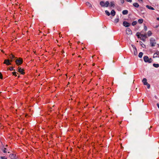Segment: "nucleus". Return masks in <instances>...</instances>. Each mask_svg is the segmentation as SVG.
I'll list each match as a JSON object with an SVG mask.
<instances>
[{
  "instance_id": "obj_16",
  "label": "nucleus",
  "mask_w": 159,
  "mask_h": 159,
  "mask_svg": "<svg viewBox=\"0 0 159 159\" xmlns=\"http://www.w3.org/2000/svg\"><path fill=\"white\" fill-rule=\"evenodd\" d=\"M100 4L102 7H104L105 3L104 2L102 1L100 2Z\"/></svg>"
},
{
  "instance_id": "obj_41",
  "label": "nucleus",
  "mask_w": 159,
  "mask_h": 159,
  "mask_svg": "<svg viewBox=\"0 0 159 159\" xmlns=\"http://www.w3.org/2000/svg\"><path fill=\"white\" fill-rule=\"evenodd\" d=\"M143 41H145V39L143 38H140Z\"/></svg>"
},
{
  "instance_id": "obj_15",
  "label": "nucleus",
  "mask_w": 159,
  "mask_h": 159,
  "mask_svg": "<svg viewBox=\"0 0 159 159\" xmlns=\"http://www.w3.org/2000/svg\"><path fill=\"white\" fill-rule=\"evenodd\" d=\"M122 13L123 15H126L128 13V11L127 10H123Z\"/></svg>"
},
{
  "instance_id": "obj_37",
  "label": "nucleus",
  "mask_w": 159,
  "mask_h": 159,
  "mask_svg": "<svg viewBox=\"0 0 159 159\" xmlns=\"http://www.w3.org/2000/svg\"><path fill=\"white\" fill-rule=\"evenodd\" d=\"M131 46L133 47V48H134V49H135V48H136V47H135V46L133 44L131 45Z\"/></svg>"
},
{
  "instance_id": "obj_43",
  "label": "nucleus",
  "mask_w": 159,
  "mask_h": 159,
  "mask_svg": "<svg viewBox=\"0 0 159 159\" xmlns=\"http://www.w3.org/2000/svg\"><path fill=\"white\" fill-rule=\"evenodd\" d=\"M158 26H159V25H156V26L155 27V28H157Z\"/></svg>"
},
{
  "instance_id": "obj_48",
  "label": "nucleus",
  "mask_w": 159,
  "mask_h": 159,
  "mask_svg": "<svg viewBox=\"0 0 159 159\" xmlns=\"http://www.w3.org/2000/svg\"><path fill=\"white\" fill-rule=\"evenodd\" d=\"M94 65H95L94 64H93V66H94Z\"/></svg>"
},
{
  "instance_id": "obj_1",
  "label": "nucleus",
  "mask_w": 159,
  "mask_h": 159,
  "mask_svg": "<svg viewBox=\"0 0 159 159\" xmlns=\"http://www.w3.org/2000/svg\"><path fill=\"white\" fill-rule=\"evenodd\" d=\"M143 60L144 61L146 62H148L150 63L152 62L153 60L151 58H149L148 56H145L143 57Z\"/></svg>"
},
{
  "instance_id": "obj_21",
  "label": "nucleus",
  "mask_w": 159,
  "mask_h": 159,
  "mask_svg": "<svg viewBox=\"0 0 159 159\" xmlns=\"http://www.w3.org/2000/svg\"><path fill=\"white\" fill-rule=\"evenodd\" d=\"M143 22V19H139L138 20V22L139 24L142 23Z\"/></svg>"
},
{
  "instance_id": "obj_49",
  "label": "nucleus",
  "mask_w": 159,
  "mask_h": 159,
  "mask_svg": "<svg viewBox=\"0 0 159 159\" xmlns=\"http://www.w3.org/2000/svg\"><path fill=\"white\" fill-rule=\"evenodd\" d=\"M136 90H138V89H137V88L136 89Z\"/></svg>"
},
{
  "instance_id": "obj_45",
  "label": "nucleus",
  "mask_w": 159,
  "mask_h": 159,
  "mask_svg": "<svg viewBox=\"0 0 159 159\" xmlns=\"http://www.w3.org/2000/svg\"><path fill=\"white\" fill-rule=\"evenodd\" d=\"M138 1L140 2H142L143 1V0H138Z\"/></svg>"
},
{
  "instance_id": "obj_3",
  "label": "nucleus",
  "mask_w": 159,
  "mask_h": 159,
  "mask_svg": "<svg viewBox=\"0 0 159 159\" xmlns=\"http://www.w3.org/2000/svg\"><path fill=\"white\" fill-rule=\"evenodd\" d=\"M142 82L144 85L147 86V87L148 89L150 88V85L148 84V82H147V80L146 78H143L142 80Z\"/></svg>"
},
{
  "instance_id": "obj_24",
  "label": "nucleus",
  "mask_w": 159,
  "mask_h": 159,
  "mask_svg": "<svg viewBox=\"0 0 159 159\" xmlns=\"http://www.w3.org/2000/svg\"><path fill=\"white\" fill-rule=\"evenodd\" d=\"M105 13L108 16H109L110 15V13L107 10H106L105 11Z\"/></svg>"
},
{
  "instance_id": "obj_10",
  "label": "nucleus",
  "mask_w": 159,
  "mask_h": 159,
  "mask_svg": "<svg viewBox=\"0 0 159 159\" xmlns=\"http://www.w3.org/2000/svg\"><path fill=\"white\" fill-rule=\"evenodd\" d=\"M123 25L124 26L127 27L129 26L130 24L127 22L124 21L123 22Z\"/></svg>"
},
{
  "instance_id": "obj_23",
  "label": "nucleus",
  "mask_w": 159,
  "mask_h": 159,
  "mask_svg": "<svg viewBox=\"0 0 159 159\" xmlns=\"http://www.w3.org/2000/svg\"><path fill=\"white\" fill-rule=\"evenodd\" d=\"M143 53L142 52H140L139 53V57L141 58L142 57Z\"/></svg>"
},
{
  "instance_id": "obj_4",
  "label": "nucleus",
  "mask_w": 159,
  "mask_h": 159,
  "mask_svg": "<svg viewBox=\"0 0 159 159\" xmlns=\"http://www.w3.org/2000/svg\"><path fill=\"white\" fill-rule=\"evenodd\" d=\"M136 35L139 38H142L144 37V38H146L147 37V34H141L139 33H136Z\"/></svg>"
},
{
  "instance_id": "obj_42",
  "label": "nucleus",
  "mask_w": 159,
  "mask_h": 159,
  "mask_svg": "<svg viewBox=\"0 0 159 159\" xmlns=\"http://www.w3.org/2000/svg\"><path fill=\"white\" fill-rule=\"evenodd\" d=\"M157 106L158 107V108H159V104L157 103Z\"/></svg>"
},
{
  "instance_id": "obj_50",
  "label": "nucleus",
  "mask_w": 159,
  "mask_h": 159,
  "mask_svg": "<svg viewBox=\"0 0 159 159\" xmlns=\"http://www.w3.org/2000/svg\"><path fill=\"white\" fill-rule=\"evenodd\" d=\"M136 90H138V89H137V88L136 89Z\"/></svg>"
},
{
  "instance_id": "obj_26",
  "label": "nucleus",
  "mask_w": 159,
  "mask_h": 159,
  "mask_svg": "<svg viewBox=\"0 0 159 159\" xmlns=\"http://www.w3.org/2000/svg\"><path fill=\"white\" fill-rule=\"evenodd\" d=\"M148 36H150L152 34V33L151 31H148Z\"/></svg>"
},
{
  "instance_id": "obj_2",
  "label": "nucleus",
  "mask_w": 159,
  "mask_h": 159,
  "mask_svg": "<svg viewBox=\"0 0 159 159\" xmlns=\"http://www.w3.org/2000/svg\"><path fill=\"white\" fill-rule=\"evenodd\" d=\"M150 43L152 47L155 46L156 42L155 39L153 38H151L150 39Z\"/></svg>"
},
{
  "instance_id": "obj_36",
  "label": "nucleus",
  "mask_w": 159,
  "mask_h": 159,
  "mask_svg": "<svg viewBox=\"0 0 159 159\" xmlns=\"http://www.w3.org/2000/svg\"><path fill=\"white\" fill-rule=\"evenodd\" d=\"M120 1L121 3L122 4H123L124 2V0H120Z\"/></svg>"
},
{
  "instance_id": "obj_30",
  "label": "nucleus",
  "mask_w": 159,
  "mask_h": 159,
  "mask_svg": "<svg viewBox=\"0 0 159 159\" xmlns=\"http://www.w3.org/2000/svg\"><path fill=\"white\" fill-rule=\"evenodd\" d=\"M13 68H14V67H10V68H9V69L10 71H12L13 70H15L13 69Z\"/></svg>"
},
{
  "instance_id": "obj_18",
  "label": "nucleus",
  "mask_w": 159,
  "mask_h": 159,
  "mask_svg": "<svg viewBox=\"0 0 159 159\" xmlns=\"http://www.w3.org/2000/svg\"><path fill=\"white\" fill-rule=\"evenodd\" d=\"M133 5L134 7H139V4L136 2L133 3Z\"/></svg>"
},
{
  "instance_id": "obj_31",
  "label": "nucleus",
  "mask_w": 159,
  "mask_h": 159,
  "mask_svg": "<svg viewBox=\"0 0 159 159\" xmlns=\"http://www.w3.org/2000/svg\"><path fill=\"white\" fill-rule=\"evenodd\" d=\"M12 73L13 74V75H14L15 76H17L16 72H15V71L14 72H12Z\"/></svg>"
},
{
  "instance_id": "obj_7",
  "label": "nucleus",
  "mask_w": 159,
  "mask_h": 159,
  "mask_svg": "<svg viewBox=\"0 0 159 159\" xmlns=\"http://www.w3.org/2000/svg\"><path fill=\"white\" fill-rule=\"evenodd\" d=\"M10 62V60L9 59H6L4 60L3 63L8 66L11 64Z\"/></svg>"
},
{
  "instance_id": "obj_47",
  "label": "nucleus",
  "mask_w": 159,
  "mask_h": 159,
  "mask_svg": "<svg viewBox=\"0 0 159 159\" xmlns=\"http://www.w3.org/2000/svg\"><path fill=\"white\" fill-rule=\"evenodd\" d=\"M84 48H82V49L83 50H84Z\"/></svg>"
},
{
  "instance_id": "obj_22",
  "label": "nucleus",
  "mask_w": 159,
  "mask_h": 159,
  "mask_svg": "<svg viewBox=\"0 0 159 159\" xmlns=\"http://www.w3.org/2000/svg\"><path fill=\"white\" fill-rule=\"evenodd\" d=\"M134 53L135 55H136L137 54V52L136 48H135L134 49Z\"/></svg>"
},
{
  "instance_id": "obj_32",
  "label": "nucleus",
  "mask_w": 159,
  "mask_h": 159,
  "mask_svg": "<svg viewBox=\"0 0 159 159\" xmlns=\"http://www.w3.org/2000/svg\"><path fill=\"white\" fill-rule=\"evenodd\" d=\"M1 159H7V157L5 156L1 157Z\"/></svg>"
},
{
  "instance_id": "obj_20",
  "label": "nucleus",
  "mask_w": 159,
  "mask_h": 159,
  "mask_svg": "<svg viewBox=\"0 0 159 159\" xmlns=\"http://www.w3.org/2000/svg\"><path fill=\"white\" fill-rule=\"evenodd\" d=\"M153 66L156 68H158L159 67V64H158L154 63L153 64Z\"/></svg>"
},
{
  "instance_id": "obj_25",
  "label": "nucleus",
  "mask_w": 159,
  "mask_h": 159,
  "mask_svg": "<svg viewBox=\"0 0 159 159\" xmlns=\"http://www.w3.org/2000/svg\"><path fill=\"white\" fill-rule=\"evenodd\" d=\"M119 20V18H116L114 20V22L116 23H118Z\"/></svg>"
},
{
  "instance_id": "obj_9",
  "label": "nucleus",
  "mask_w": 159,
  "mask_h": 159,
  "mask_svg": "<svg viewBox=\"0 0 159 159\" xmlns=\"http://www.w3.org/2000/svg\"><path fill=\"white\" fill-rule=\"evenodd\" d=\"M9 57L11 59V60H10V61L11 62H12L14 60V59L15 58V56L13 55L12 54H11L9 55Z\"/></svg>"
},
{
  "instance_id": "obj_8",
  "label": "nucleus",
  "mask_w": 159,
  "mask_h": 159,
  "mask_svg": "<svg viewBox=\"0 0 159 159\" xmlns=\"http://www.w3.org/2000/svg\"><path fill=\"white\" fill-rule=\"evenodd\" d=\"M126 34H132V32L131 30L129 28H127L126 30Z\"/></svg>"
},
{
  "instance_id": "obj_17",
  "label": "nucleus",
  "mask_w": 159,
  "mask_h": 159,
  "mask_svg": "<svg viewBox=\"0 0 159 159\" xmlns=\"http://www.w3.org/2000/svg\"><path fill=\"white\" fill-rule=\"evenodd\" d=\"M109 2L108 1H106L105 3L104 7H107L109 5Z\"/></svg>"
},
{
  "instance_id": "obj_46",
  "label": "nucleus",
  "mask_w": 159,
  "mask_h": 159,
  "mask_svg": "<svg viewBox=\"0 0 159 159\" xmlns=\"http://www.w3.org/2000/svg\"><path fill=\"white\" fill-rule=\"evenodd\" d=\"M158 47H159V44H158Z\"/></svg>"
},
{
  "instance_id": "obj_19",
  "label": "nucleus",
  "mask_w": 159,
  "mask_h": 159,
  "mask_svg": "<svg viewBox=\"0 0 159 159\" xmlns=\"http://www.w3.org/2000/svg\"><path fill=\"white\" fill-rule=\"evenodd\" d=\"M140 43L142 47L144 48H146V46L141 41L140 42Z\"/></svg>"
},
{
  "instance_id": "obj_39",
  "label": "nucleus",
  "mask_w": 159,
  "mask_h": 159,
  "mask_svg": "<svg viewBox=\"0 0 159 159\" xmlns=\"http://www.w3.org/2000/svg\"><path fill=\"white\" fill-rule=\"evenodd\" d=\"M156 52L158 56H159V51H157ZM158 57H159V56Z\"/></svg>"
},
{
  "instance_id": "obj_12",
  "label": "nucleus",
  "mask_w": 159,
  "mask_h": 159,
  "mask_svg": "<svg viewBox=\"0 0 159 159\" xmlns=\"http://www.w3.org/2000/svg\"><path fill=\"white\" fill-rule=\"evenodd\" d=\"M146 7L147 8H148V9H150V10H155L154 8L153 7H152L151 6H149L148 5H147L146 6Z\"/></svg>"
},
{
  "instance_id": "obj_38",
  "label": "nucleus",
  "mask_w": 159,
  "mask_h": 159,
  "mask_svg": "<svg viewBox=\"0 0 159 159\" xmlns=\"http://www.w3.org/2000/svg\"><path fill=\"white\" fill-rule=\"evenodd\" d=\"M131 46L133 47V48H134V49H135V48H136V47H135V46L133 44L131 45Z\"/></svg>"
},
{
  "instance_id": "obj_11",
  "label": "nucleus",
  "mask_w": 159,
  "mask_h": 159,
  "mask_svg": "<svg viewBox=\"0 0 159 159\" xmlns=\"http://www.w3.org/2000/svg\"><path fill=\"white\" fill-rule=\"evenodd\" d=\"M9 156L11 159H15L17 158L16 155L13 154H10Z\"/></svg>"
},
{
  "instance_id": "obj_6",
  "label": "nucleus",
  "mask_w": 159,
  "mask_h": 159,
  "mask_svg": "<svg viewBox=\"0 0 159 159\" xmlns=\"http://www.w3.org/2000/svg\"><path fill=\"white\" fill-rule=\"evenodd\" d=\"M17 71L22 75H24L25 74V73L24 72V70L22 69L21 67H18Z\"/></svg>"
},
{
  "instance_id": "obj_5",
  "label": "nucleus",
  "mask_w": 159,
  "mask_h": 159,
  "mask_svg": "<svg viewBox=\"0 0 159 159\" xmlns=\"http://www.w3.org/2000/svg\"><path fill=\"white\" fill-rule=\"evenodd\" d=\"M15 62L17 65H20L23 63V60L22 58H19V59L16 60Z\"/></svg>"
},
{
  "instance_id": "obj_13",
  "label": "nucleus",
  "mask_w": 159,
  "mask_h": 159,
  "mask_svg": "<svg viewBox=\"0 0 159 159\" xmlns=\"http://www.w3.org/2000/svg\"><path fill=\"white\" fill-rule=\"evenodd\" d=\"M86 5L89 8H92V6L91 4L89 2H87L86 3Z\"/></svg>"
},
{
  "instance_id": "obj_29",
  "label": "nucleus",
  "mask_w": 159,
  "mask_h": 159,
  "mask_svg": "<svg viewBox=\"0 0 159 159\" xmlns=\"http://www.w3.org/2000/svg\"><path fill=\"white\" fill-rule=\"evenodd\" d=\"M158 57L157 54L156 52V53H154L153 54V57L155 58V57Z\"/></svg>"
},
{
  "instance_id": "obj_44",
  "label": "nucleus",
  "mask_w": 159,
  "mask_h": 159,
  "mask_svg": "<svg viewBox=\"0 0 159 159\" xmlns=\"http://www.w3.org/2000/svg\"><path fill=\"white\" fill-rule=\"evenodd\" d=\"M157 20H159V17L157 18Z\"/></svg>"
},
{
  "instance_id": "obj_14",
  "label": "nucleus",
  "mask_w": 159,
  "mask_h": 159,
  "mask_svg": "<svg viewBox=\"0 0 159 159\" xmlns=\"http://www.w3.org/2000/svg\"><path fill=\"white\" fill-rule=\"evenodd\" d=\"M111 14L113 16H114L116 14V12L114 10H111Z\"/></svg>"
},
{
  "instance_id": "obj_27",
  "label": "nucleus",
  "mask_w": 159,
  "mask_h": 159,
  "mask_svg": "<svg viewBox=\"0 0 159 159\" xmlns=\"http://www.w3.org/2000/svg\"><path fill=\"white\" fill-rule=\"evenodd\" d=\"M110 4V6L111 7H114L115 6V4L113 2H111Z\"/></svg>"
},
{
  "instance_id": "obj_28",
  "label": "nucleus",
  "mask_w": 159,
  "mask_h": 159,
  "mask_svg": "<svg viewBox=\"0 0 159 159\" xmlns=\"http://www.w3.org/2000/svg\"><path fill=\"white\" fill-rule=\"evenodd\" d=\"M137 23V22L136 21H134L132 22V25L133 26H134Z\"/></svg>"
},
{
  "instance_id": "obj_33",
  "label": "nucleus",
  "mask_w": 159,
  "mask_h": 159,
  "mask_svg": "<svg viewBox=\"0 0 159 159\" xmlns=\"http://www.w3.org/2000/svg\"><path fill=\"white\" fill-rule=\"evenodd\" d=\"M6 148H4L3 149V150H2L3 152H4V153H6L7 152L6 151Z\"/></svg>"
},
{
  "instance_id": "obj_34",
  "label": "nucleus",
  "mask_w": 159,
  "mask_h": 159,
  "mask_svg": "<svg viewBox=\"0 0 159 159\" xmlns=\"http://www.w3.org/2000/svg\"><path fill=\"white\" fill-rule=\"evenodd\" d=\"M144 29L145 31H146L147 29V27L146 26H144Z\"/></svg>"
},
{
  "instance_id": "obj_35",
  "label": "nucleus",
  "mask_w": 159,
  "mask_h": 159,
  "mask_svg": "<svg viewBox=\"0 0 159 159\" xmlns=\"http://www.w3.org/2000/svg\"><path fill=\"white\" fill-rule=\"evenodd\" d=\"M2 76L1 73L0 72V79H2Z\"/></svg>"
},
{
  "instance_id": "obj_40",
  "label": "nucleus",
  "mask_w": 159,
  "mask_h": 159,
  "mask_svg": "<svg viewBox=\"0 0 159 159\" xmlns=\"http://www.w3.org/2000/svg\"><path fill=\"white\" fill-rule=\"evenodd\" d=\"M126 1L127 2H131L132 1V0H126Z\"/></svg>"
}]
</instances>
